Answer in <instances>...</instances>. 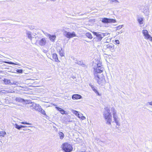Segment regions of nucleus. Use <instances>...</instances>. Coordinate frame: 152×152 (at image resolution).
Here are the masks:
<instances>
[{"mask_svg": "<svg viewBox=\"0 0 152 152\" xmlns=\"http://www.w3.org/2000/svg\"><path fill=\"white\" fill-rule=\"evenodd\" d=\"M4 40H3V41H4L5 40V38H4Z\"/></svg>", "mask_w": 152, "mask_h": 152, "instance_id": "46", "label": "nucleus"}, {"mask_svg": "<svg viewBox=\"0 0 152 152\" xmlns=\"http://www.w3.org/2000/svg\"><path fill=\"white\" fill-rule=\"evenodd\" d=\"M16 72L18 73H22L23 72V70L22 69H18L16 70Z\"/></svg>", "mask_w": 152, "mask_h": 152, "instance_id": "34", "label": "nucleus"}, {"mask_svg": "<svg viewBox=\"0 0 152 152\" xmlns=\"http://www.w3.org/2000/svg\"><path fill=\"white\" fill-rule=\"evenodd\" d=\"M14 126L16 128L18 129H20L21 128V125L19 126L17 124H15L14 125Z\"/></svg>", "mask_w": 152, "mask_h": 152, "instance_id": "29", "label": "nucleus"}, {"mask_svg": "<svg viewBox=\"0 0 152 152\" xmlns=\"http://www.w3.org/2000/svg\"><path fill=\"white\" fill-rule=\"evenodd\" d=\"M26 33L27 34V35L28 36V38L31 40V32L29 31H26Z\"/></svg>", "mask_w": 152, "mask_h": 152, "instance_id": "20", "label": "nucleus"}, {"mask_svg": "<svg viewBox=\"0 0 152 152\" xmlns=\"http://www.w3.org/2000/svg\"><path fill=\"white\" fill-rule=\"evenodd\" d=\"M143 18L141 17H139L137 18V20L140 25L143 23Z\"/></svg>", "mask_w": 152, "mask_h": 152, "instance_id": "15", "label": "nucleus"}, {"mask_svg": "<svg viewBox=\"0 0 152 152\" xmlns=\"http://www.w3.org/2000/svg\"><path fill=\"white\" fill-rule=\"evenodd\" d=\"M63 34L66 37L69 38L76 37L75 33L74 31L72 32V33H70L65 31L64 32Z\"/></svg>", "mask_w": 152, "mask_h": 152, "instance_id": "5", "label": "nucleus"}, {"mask_svg": "<svg viewBox=\"0 0 152 152\" xmlns=\"http://www.w3.org/2000/svg\"><path fill=\"white\" fill-rule=\"evenodd\" d=\"M56 108L58 110V111H59L61 114H63L65 113V111H64L63 109L57 107H56Z\"/></svg>", "mask_w": 152, "mask_h": 152, "instance_id": "17", "label": "nucleus"}, {"mask_svg": "<svg viewBox=\"0 0 152 152\" xmlns=\"http://www.w3.org/2000/svg\"><path fill=\"white\" fill-rule=\"evenodd\" d=\"M33 108L36 111H38L39 110L40 108L41 107L39 104H33Z\"/></svg>", "mask_w": 152, "mask_h": 152, "instance_id": "13", "label": "nucleus"}, {"mask_svg": "<svg viewBox=\"0 0 152 152\" xmlns=\"http://www.w3.org/2000/svg\"><path fill=\"white\" fill-rule=\"evenodd\" d=\"M115 42L117 44H119V42L118 40H115Z\"/></svg>", "mask_w": 152, "mask_h": 152, "instance_id": "36", "label": "nucleus"}, {"mask_svg": "<svg viewBox=\"0 0 152 152\" xmlns=\"http://www.w3.org/2000/svg\"><path fill=\"white\" fill-rule=\"evenodd\" d=\"M145 10H144V9H143V12L146 15H148L149 12L148 7H145Z\"/></svg>", "mask_w": 152, "mask_h": 152, "instance_id": "19", "label": "nucleus"}, {"mask_svg": "<svg viewBox=\"0 0 152 152\" xmlns=\"http://www.w3.org/2000/svg\"><path fill=\"white\" fill-rule=\"evenodd\" d=\"M101 21L102 23H111L116 22L115 20L106 18H102Z\"/></svg>", "mask_w": 152, "mask_h": 152, "instance_id": "7", "label": "nucleus"}, {"mask_svg": "<svg viewBox=\"0 0 152 152\" xmlns=\"http://www.w3.org/2000/svg\"><path fill=\"white\" fill-rule=\"evenodd\" d=\"M62 148L65 152H70L72 150V145L67 142L65 143L62 145Z\"/></svg>", "mask_w": 152, "mask_h": 152, "instance_id": "4", "label": "nucleus"}, {"mask_svg": "<svg viewBox=\"0 0 152 152\" xmlns=\"http://www.w3.org/2000/svg\"><path fill=\"white\" fill-rule=\"evenodd\" d=\"M148 103L149 104V105L152 106V101L148 102Z\"/></svg>", "mask_w": 152, "mask_h": 152, "instance_id": "37", "label": "nucleus"}, {"mask_svg": "<svg viewBox=\"0 0 152 152\" xmlns=\"http://www.w3.org/2000/svg\"><path fill=\"white\" fill-rule=\"evenodd\" d=\"M89 86H91L93 91L95 92L97 95L99 96H100L101 95L99 93V92L97 91V90L95 88L94 86L92 85L91 84H89Z\"/></svg>", "mask_w": 152, "mask_h": 152, "instance_id": "14", "label": "nucleus"}, {"mask_svg": "<svg viewBox=\"0 0 152 152\" xmlns=\"http://www.w3.org/2000/svg\"><path fill=\"white\" fill-rule=\"evenodd\" d=\"M53 105H54V106H56V104H53Z\"/></svg>", "mask_w": 152, "mask_h": 152, "instance_id": "43", "label": "nucleus"}, {"mask_svg": "<svg viewBox=\"0 0 152 152\" xmlns=\"http://www.w3.org/2000/svg\"><path fill=\"white\" fill-rule=\"evenodd\" d=\"M95 61H94L93 63H94V62H95V61H96V59H95Z\"/></svg>", "mask_w": 152, "mask_h": 152, "instance_id": "45", "label": "nucleus"}, {"mask_svg": "<svg viewBox=\"0 0 152 152\" xmlns=\"http://www.w3.org/2000/svg\"><path fill=\"white\" fill-rule=\"evenodd\" d=\"M15 100L17 102H25V100L24 99L19 97L16 98L15 99Z\"/></svg>", "mask_w": 152, "mask_h": 152, "instance_id": "18", "label": "nucleus"}, {"mask_svg": "<svg viewBox=\"0 0 152 152\" xmlns=\"http://www.w3.org/2000/svg\"><path fill=\"white\" fill-rule=\"evenodd\" d=\"M123 25L119 26H117L116 28L117 30L120 29L122 28Z\"/></svg>", "mask_w": 152, "mask_h": 152, "instance_id": "33", "label": "nucleus"}, {"mask_svg": "<svg viewBox=\"0 0 152 152\" xmlns=\"http://www.w3.org/2000/svg\"><path fill=\"white\" fill-rule=\"evenodd\" d=\"M27 127V126H22V125H21V128H25V127Z\"/></svg>", "mask_w": 152, "mask_h": 152, "instance_id": "38", "label": "nucleus"}, {"mask_svg": "<svg viewBox=\"0 0 152 152\" xmlns=\"http://www.w3.org/2000/svg\"><path fill=\"white\" fill-rule=\"evenodd\" d=\"M71 111L74 114H75L77 117L79 115V114L78 112L72 109Z\"/></svg>", "mask_w": 152, "mask_h": 152, "instance_id": "24", "label": "nucleus"}, {"mask_svg": "<svg viewBox=\"0 0 152 152\" xmlns=\"http://www.w3.org/2000/svg\"><path fill=\"white\" fill-rule=\"evenodd\" d=\"M76 63L78 64L79 65H81L82 64V62L80 61H77V62Z\"/></svg>", "mask_w": 152, "mask_h": 152, "instance_id": "35", "label": "nucleus"}, {"mask_svg": "<svg viewBox=\"0 0 152 152\" xmlns=\"http://www.w3.org/2000/svg\"><path fill=\"white\" fill-rule=\"evenodd\" d=\"M58 134L60 138L61 139H62L64 138V134L62 132H59Z\"/></svg>", "mask_w": 152, "mask_h": 152, "instance_id": "26", "label": "nucleus"}, {"mask_svg": "<svg viewBox=\"0 0 152 152\" xmlns=\"http://www.w3.org/2000/svg\"><path fill=\"white\" fill-rule=\"evenodd\" d=\"M111 112L112 113L114 122L116 125L119 126L120 125V118L117 114V111L114 107H111Z\"/></svg>", "mask_w": 152, "mask_h": 152, "instance_id": "3", "label": "nucleus"}, {"mask_svg": "<svg viewBox=\"0 0 152 152\" xmlns=\"http://www.w3.org/2000/svg\"><path fill=\"white\" fill-rule=\"evenodd\" d=\"M4 83L6 84H10V80H8L7 79H4Z\"/></svg>", "mask_w": 152, "mask_h": 152, "instance_id": "25", "label": "nucleus"}, {"mask_svg": "<svg viewBox=\"0 0 152 152\" xmlns=\"http://www.w3.org/2000/svg\"><path fill=\"white\" fill-rule=\"evenodd\" d=\"M86 152L85 151H82L81 152Z\"/></svg>", "mask_w": 152, "mask_h": 152, "instance_id": "44", "label": "nucleus"}, {"mask_svg": "<svg viewBox=\"0 0 152 152\" xmlns=\"http://www.w3.org/2000/svg\"><path fill=\"white\" fill-rule=\"evenodd\" d=\"M46 42V40L45 38H42L39 42V44L41 46L44 45Z\"/></svg>", "mask_w": 152, "mask_h": 152, "instance_id": "16", "label": "nucleus"}, {"mask_svg": "<svg viewBox=\"0 0 152 152\" xmlns=\"http://www.w3.org/2000/svg\"><path fill=\"white\" fill-rule=\"evenodd\" d=\"M4 62L5 63H6L9 64H14V65H19V66L20 65V64H16V63H15L12 62H9L5 61V62Z\"/></svg>", "mask_w": 152, "mask_h": 152, "instance_id": "30", "label": "nucleus"}, {"mask_svg": "<svg viewBox=\"0 0 152 152\" xmlns=\"http://www.w3.org/2000/svg\"><path fill=\"white\" fill-rule=\"evenodd\" d=\"M86 36L89 38L91 39L92 37L91 34L89 33H87L86 34Z\"/></svg>", "mask_w": 152, "mask_h": 152, "instance_id": "28", "label": "nucleus"}, {"mask_svg": "<svg viewBox=\"0 0 152 152\" xmlns=\"http://www.w3.org/2000/svg\"><path fill=\"white\" fill-rule=\"evenodd\" d=\"M57 50L61 57H62L64 56V48H58Z\"/></svg>", "mask_w": 152, "mask_h": 152, "instance_id": "9", "label": "nucleus"}, {"mask_svg": "<svg viewBox=\"0 0 152 152\" xmlns=\"http://www.w3.org/2000/svg\"><path fill=\"white\" fill-rule=\"evenodd\" d=\"M94 66V73L95 78L98 83L101 86L104 85L106 83L104 77L102 74H101L104 69L102 66V63L99 61H95L93 64Z\"/></svg>", "mask_w": 152, "mask_h": 152, "instance_id": "1", "label": "nucleus"}, {"mask_svg": "<svg viewBox=\"0 0 152 152\" xmlns=\"http://www.w3.org/2000/svg\"><path fill=\"white\" fill-rule=\"evenodd\" d=\"M47 36L48 37L49 39L52 42H54L56 37L55 35H51L49 34H47Z\"/></svg>", "mask_w": 152, "mask_h": 152, "instance_id": "10", "label": "nucleus"}, {"mask_svg": "<svg viewBox=\"0 0 152 152\" xmlns=\"http://www.w3.org/2000/svg\"><path fill=\"white\" fill-rule=\"evenodd\" d=\"M10 84H11V85H15L17 86H19V83L18 82L13 81V82H11L10 83ZM19 87H22L21 86H19Z\"/></svg>", "mask_w": 152, "mask_h": 152, "instance_id": "23", "label": "nucleus"}, {"mask_svg": "<svg viewBox=\"0 0 152 152\" xmlns=\"http://www.w3.org/2000/svg\"><path fill=\"white\" fill-rule=\"evenodd\" d=\"M80 119L82 120H84L86 119V117L83 115L82 114H79V115L77 116Z\"/></svg>", "mask_w": 152, "mask_h": 152, "instance_id": "22", "label": "nucleus"}, {"mask_svg": "<svg viewBox=\"0 0 152 152\" xmlns=\"http://www.w3.org/2000/svg\"><path fill=\"white\" fill-rule=\"evenodd\" d=\"M52 58L55 62H60V61L59 60L57 55L56 54L53 53L52 54Z\"/></svg>", "mask_w": 152, "mask_h": 152, "instance_id": "12", "label": "nucleus"}, {"mask_svg": "<svg viewBox=\"0 0 152 152\" xmlns=\"http://www.w3.org/2000/svg\"><path fill=\"white\" fill-rule=\"evenodd\" d=\"M6 134V133L4 131H2L0 133V137H4V135Z\"/></svg>", "mask_w": 152, "mask_h": 152, "instance_id": "31", "label": "nucleus"}, {"mask_svg": "<svg viewBox=\"0 0 152 152\" xmlns=\"http://www.w3.org/2000/svg\"><path fill=\"white\" fill-rule=\"evenodd\" d=\"M82 98V96L78 94H75L72 96V99L74 100L80 99Z\"/></svg>", "mask_w": 152, "mask_h": 152, "instance_id": "11", "label": "nucleus"}, {"mask_svg": "<svg viewBox=\"0 0 152 152\" xmlns=\"http://www.w3.org/2000/svg\"><path fill=\"white\" fill-rule=\"evenodd\" d=\"M94 34L97 37L98 40L99 41H100L102 38L105 36V33H98L95 32H93Z\"/></svg>", "mask_w": 152, "mask_h": 152, "instance_id": "8", "label": "nucleus"}, {"mask_svg": "<svg viewBox=\"0 0 152 152\" xmlns=\"http://www.w3.org/2000/svg\"><path fill=\"white\" fill-rule=\"evenodd\" d=\"M108 3H109L110 4H112L113 2L119 3V2L118 1H117V0H109L108 1Z\"/></svg>", "mask_w": 152, "mask_h": 152, "instance_id": "27", "label": "nucleus"}, {"mask_svg": "<svg viewBox=\"0 0 152 152\" xmlns=\"http://www.w3.org/2000/svg\"><path fill=\"white\" fill-rule=\"evenodd\" d=\"M142 33L144 36V38L146 39L149 40L150 41H152V37L149 34L147 30H146L142 31Z\"/></svg>", "mask_w": 152, "mask_h": 152, "instance_id": "6", "label": "nucleus"}, {"mask_svg": "<svg viewBox=\"0 0 152 152\" xmlns=\"http://www.w3.org/2000/svg\"><path fill=\"white\" fill-rule=\"evenodd\" d=\"M51 1H56V0H50Z\"/></svg>", "mask_w": 152, "mask_h": 152, "instance_id": "42", "label": "nucleus"}, {"mask_svg": "<svg viewBox=\"0 0 152 152\" xmlns=\"http://www.w3.org/2000/svg\"><path fill=\"white\" fill-rule=\"evenodd\" d=\"M122 33V32L121 31L120 32L117 33L116 34H117V35H118V34H119L121 33Z\"/></svg>", "mask_w": 152, "mask_h": 152, "instance_id": "39", "label": "nucleus"}, {"mask_svg": "<svg viewBox=\"0 0 152 152\" xmlns=\"http://www.w3.org/2000/svg\"><path fill=\"white\" fill-rule=\"evenodd\" d=\"M38 112H40L42 114L44 115H46L45 111L43 110L41 107L40 108Z\"/></svg>", "mask_w": 152, "mask_h": 152, "instance_id": "21", "label": "nucleus"}, {"mask_svg": "<svg viewBox=\"0 0 152 152\" xmlns=\"http://www.w3.org/2000/svg\"><path fill=\"white\" fill-rule=\"evenodd\" d=\"M110 48V49H110V50H111L112 52L113 51V48Z\"/></svg>", "mask_w": 152, "mask_h": 152, "instance_id": "40", "label": "nucleus"}, {"mask_svg": "<svg viewBox=\"0 0 152 152\" xmlns=\"http://www.w3.org/2000/svg\"><path fill=\"white\" fill-rule=\"evenodd\" d=\"M43 51L45 53H46L47 52V51L45 50H44Z\"/></svg>", "mask_w": 152, "mask_h": 152, "instance_id": "41", "label": "nucleus"}, {"mask_svg": "<svg viewBox=\"0 0 152 152\" xmlns=\"http://www.w3.org/2000/svg\"><path fill=\"white\" fill-rule=\"evenodd\" d=\"M21 123L23 124L31 125V123H28L25 122H21Z\"/></svg>", "mask_w": 152, "mask_h": 152, "instance_id": "32", "label": "nucleus"}, {"mask_svg": "<svg viewBox=\"0 0 152 152\" xmlns=\"http://www.w3.org/2000/svg\"><path fill=\"white\" fill-rule=\"evenodd\" d=\"M104 110L103 113V117L106 122L107 124L110 125L112 121L111 107H106L104 108Z\"/></svg>", "mask_w": 152, "mask_h": 152, "instance_id": "2", "label": "nucleus"}]
</instances>
